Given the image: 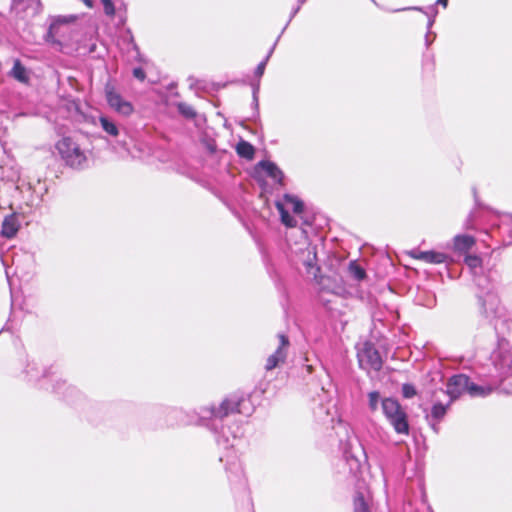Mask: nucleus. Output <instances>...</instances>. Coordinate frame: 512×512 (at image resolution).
Masks as SVG:
<instances>
[{
  "mask_svg": "<svg viewBox=\"0 0 512 512\" xmlns=\"http://www.w3.org/2000/svg\"><path fill=\"white\" fill-rule=\"evenodd\" d=\"M438 5H442L444 7L447 6L448 0H437L436 2Z\"/></svg>",
  "mask_w": 512,
  "mask_h": 512,
  "instance_id": "2f4dec72",
  "label": "nucleus"
},
{
  "mask_svg": "<svg viewBox=\"0 0 512 512\" xmlns=\"http://www.w3.org/2000/svg\"><path fill=\"white\" fill-rule=\"evenodd\" d=\"M303 207V202L290 194H285L282 199L276 202L281 222L287 227H295L297 225V220L290 215V211L295 215H300L303 212Z\"/></svg>",
  "mask_w": 512,
  "mask_h": 512,
  "instance_id": "7ed1b4c3",
  "label": "nucleus"
},
{
  "mask_svg": "<svg viewBox=\"0 0 512 512\" xmlns=\"http://www.w3.org/2000/svg\"><path fill=\"white\" fill-rule=\"evenodd\" d=\"M102 129L109 135L116 137L119 134V130L116 124L109 120L107 117H100L99 119Z\"/></svg>",
  "mask_w": 512,
  "mask_h": 512,
  "instance_id": "a211bd4d",
  "label": "nucleus"
},
{
  "mask_svg": "<svg viewBox=\"0 0 512 512\" xmlns=\"http://www.w3.org/2000/svg\"><path fill=\"white\" fill-rule=\"evenodd\" d=\"M357 357L360 367L366 371H379L382 367L379 352L369 342H365L362 348L358 350Z\"/></svg>",
  "mask_w": 512,
  "mask_h": 512,
  "instance_id": "423d86ee",
  "label": "nucleus"
},
{
  "mask_svg": "<svg viewBox=\"0 0 512 512\" xmlns=\"http://www.w3.org/2000/svg\"><path fill=\"white\" fill-rule=\"evenodd\" d=\"M76 20L75 16H58L53 19L47 32L46 40L61 44L70 37V24Z\"/></svg>",
  "mask_w": 512,
  "mask_h": 512,
  "instance_id": "39448f33",
  "label": "nucleus"
},
{
  "mask_svg": "<svg viewBox=\"0 0 512 512\" xmlns=\"http://www.w3.org/2000/svg\"><path fill=\"white\" fill-rule=\"evenodd\" d=\"M369 495H365L362 492H358L353 501V511L354 512H370L369 508Z\"/></svg>",
  "mask_w": 512,
  "mask_h": 512,
  "instance_id": "2eb2a0df",
  "label": "nucleus"
},
{
  "mask_svg": "<svg viewBox=\"0 0 512 512\" xmlns=\"http://www.w3.org/2000/svg\"><path fill=\"white\" fill-rule=\"evenodd\" d=\"M22 5L24 7H26V10L24 12H26L28 9H32L33 11H36L39 8L40 3L38 5H36L32 1H23Z\"/></svg>",
  "mask_w": 512,
  "mask_h": 512,
  "instance_id": "c756f323",
  "label": "nucleus"
},
{
  "mask_svg": "<svg viewBox=\"0 0 512 512\" xmlns=\"http://www.w3.org/2000/svg\"><path fill=\"white\" fill-rule=\"evenodd\" d=\"M471 396H483L486 395V391L483 387L478 386L474 383H471L469 381V387L467 388V391Z\"/></svg>",
  "mask_w": 512,
  "mask_h": 512,
  "instance_id": "b1692460",
  "label": "nucleus"
},
{
  "mask_svg": "<svg viewBox=\"0 0 512 512\" xmlns=\"http://www.w3.org/2000/svg\"><path fill=\"white\" fill-rule=\"evenodd\" d=\"M382 410L388 422L398 434L409 433L407 414L399 402L393 398H385L381 402Z\"/></svg>",
  "mask_w": 512,
  "mask_h": 512,
  "instance_id": "f03ea898",
  "label": "nucleus"
},
{
  "mask_svg": "<svg viewBox=\"0 0 512 512\" xmlns=\"http://www.w3.org/2000/svg\"><path fill=\"white\" fill-rule=\"evenodd\" d=\"M279 344L273 354H271L266 361L265 369L271 371L283 364L287 358L289 340L284 334L278 335Z\"/></svg>",
  "mask_w": 512,
  "mask_h": 512,
  "instance_id": "6e6552de",
  "label": "nucleus"
},
{
  "mask_svg": "<svg viewBox=\"0 0 512 512\" xmlns=\"http://www.w3.org/2000/svg\"><path fill=\"white\" fill-rule=\"evenodd\" d=\"M88 8H93L92 0H81Z\"/></svg>",
  "mask_w": 512,
  "mask_h": 512,
  "instance_id": "7c9ffc66",
  "label": "nucleus"
},
{
  "mask_svg": "<svg viewBox=\"0 0 512 512\" xmlns=\"http://www.w3.org/2000/svg\"><path fill=\"white\" fill-rule=\"evenodd\" d=\"M101 3L103 4L104 13L109 16L113 17L115 14V6L111 0H101Z\"/></svg>",
  "mask_w": 512,
  "mask_h": 512,
  "instance_id": "a878e982",
  "label": "nucleus"
},
{
  "mask_svg": "<svg viewBox=\"0 0 512 512\" xmlns=\"http://www.w3.org/2000/svg\"><path fill=\"white\" fill-rule=\"evenodd\" d=\"M469 387V378L466 375L459 374L451 377L447 383V394L451 401L457 399L461 394L467 391Z\"/></svg>",
  "mask_w": 512,
  "mask_h": 512,
  "instance_id": "1a4fd4ad",
  "label": "nucleus"
},
{
  "mask_svg": "<svg viewBox=\"0 0 512 512\" xmlns=\"http://www.w3.org/2000/svg\"><path fill=\"white\" fill-rule=\"evenodd\" d=\"M465 263L470 269L476 270L481 267L482 260L476 255H468L465 257Z\"/></svg>",
  "mask_w": 512,
  "mask_h": 512,
  "instance_id": "5701e85b",
  "label": "nucleus"
},
{
  "mask_svg": "<svg viewBox=\"0 0 512 512\" xmlns=\"http://www.w3.org/2000/svg\"><path fill=\"white\" fill-rule=\"evenodd\" d=\"M511 221H512V214H511Z\"/></svg>",
  "mask_w": 512,
  "mask_h": 512,
  "instance_id": "473e14b6",
  "label": "nucleus"
},
{
  "mask_svg": "<svg viewBox=\"0 0 512 512\" xmlns=\"http://www.w3.org/2000/svg\"><path fill=\"white\" fill-rule=\"evenodd\" d=\"M19 222L15 215H8L2 222L1 234L6 238L14 237L19 230Z\"/></svg>",
  "mask_w": 512,
  "mask_h": 512,
  "instance_id": "f8f14e48",
  "label": "nucleus"
},
{
  "mask_svg": "<svg viewBox=\"0 0 512 512\" xmlns=\"http://www.w3.org/2000/svg\"><path fill=\"white\" fill-rule=\"evenodd\" d=\"M446 410H447V406H444L441 403H436L432 407L431 417L437 421H440L446 414Z\"/></svg>",
  "mask_w": 512,
  "mask_h": 512,
  "instance_id": "aec40b11",
  "label": "nucleus"
},
{
  "mask_svg": "<svg viewBox=\"0 0 512 512\" xmlns=\"http://www.w3.org/2000/svg\"><path fill=\"white\" fill-rule=\"evenodd\" d=\"M227 469H232L235 472L241 471V465L238 462L237 457H234V459L231 463H227Z\"/></svg>",
  "mask_w": 512,
  "mask_h": 512,
  "instance_id": "cd10ccee",
  "label": "nucleus"
},
{
  "mask_svg": "<svg viewBox=\"0 0 512 512\" xmlns=\"http://www.w3.org/2000/svg\"><path fill=\"white\" fill-rule=\"evenodd\" d=\"M475 239L469 235H458L454 238V248L459 252H465L472 248Z\"/></svg>",
  "mask_w": 512,
  "mask_h": 512,
  "instance_id": "4468645a",
  "label": "nucleus"
},
{
  "mask_svg": "<svg viewBox=\"0 0 512 512\" xmlns=\"http://www.w3.org/2000/svg\"><path fill=\"white\" fill-rule=\"evenodd\" d=\"M11 75L13 78H15L17 81L21 83H28L29 81L28 71L18 59L14 61V65L11 70Z\"/></svg>",
  "mask_w": 512,
  "mask_h": 512,
  "instance_id": "dca6fc26",
  "label": "nucleus"
},
{
  "mask_svg": "<svg viewBox=\"0 0 512 512\" xmlns=\"http://www.w3.org/2000/svg\"><path fill=\"white\" fill-rule=\"evenodd\" d=\"M369 408L371 411H376L380 402V394L377 391H372L368 394Z\"/></svg>",
  "mask_w": 512,
  "mask_h": 512,
  "instance_id": "4be33fe9",
  "label": "nucleus"
},
{
  "mask_svg": "<svg viewBox=\"0 0 512 512\" xmlns=\"http://www.w3.org/2000/svg\"><path fill=\"white\" fill-rule=\"evenodd\" d=\"M302 240L299 243H296L294 246H291L292 253L296 256L297 260L302 263L309 273H312L311 270L315 269L318 271L316 266L317 262V252L316 247L312 245L307 238L304 236V232H301ZM315 275L316 273L313 272Z\"/></svg>",
  "mask_w": 512,
  "mask_h": 512,
  "instance_id": "20e7f679",
  "label": "nucleus"
},
{
  "mask_svg": "<svg viewBox=\"0 0 512 512\" xmlns=\"http://www.w3.org/2000/svg\"><path fill=\"white\" fill-rule=\"evenodd\" d=\"M56 149L67 165L73 168H84L88 158L80 145L70 137H63L56 143Z\"/></svg>",
  "mask_w": 512,
  "mask_h": 512,
  "instance_id": "f257e3e1",
  "label": "nucleus"
},
{
  "mask_svg": "<svg viewBox=\"0 0 512 512\" xmlns=\"http://www.w3.org/2000/svg\"><path fill=\"white\" fill-rule=\"evenodd\" d=\"M275 45L270 49L269 53L267 54L266 58L261 61L255 71L256 76L261 77L265 71L266 64L268 62V59L270 58L271 54L273 53Z\"/></svg>",
  "mask_w": 512,
  "mask_h": 512,
  "instance_id": "393cba45",
  "label": "nucleus"
},
{
  "mask_svg": "<svg viewBox=\"0 0 512 512\" xmlns=\"http://www.w3.org/2000/svg\"><path fill=\"white\" fill-rule=\"evenodd\" d=\"M133 75L135 78L143 81L146 77L145 72L142 68H135L133 69Z\"/></svg>",
  "mask_w": 512,
  "mask_h": 512,
  "instance_id": "c85d7f7f",
  "label": "nucleus"
},
{
  "mask_svg": "<svg viewBox=\"0 0 512 512\" xmlns=\"http://www.w3.org/2000/svg\"><path fill=\"white\" fill-rule=\"evenodd\" d=\"M348 271L350 275L357 281H361L366 277L365 270L355 261L349 264Z\"/></svg>",
  "mask_w": 512,
  "mask_h": 512,
  "instance_id": "6ab92c4d",
  "label": "nucleus"
},
{
  "mask_svg": "<svg viewBox=\"0 0 512 512\" xmlns=\"http://www.w3.org/2000/svg\"><path fill=\"white\" fill-rule=\"evenodd\" d=\"M177 107L180 114H182L186 118H194L196 115V112L194 111L193 107L186 103H179Z\"/></svg>",
  "mask_w": 512,
  "mask_h": 512,
  "instance_id": "412c9836",
  "label": "nucleus"
},
{
  "mask_svg": "<svg viewBox=\"0 0 512 512\" xmlns=\"http://www.w3.org/2000/svg\"><path fill=\"white\" fill-rule=\"evenodd\" d=\"M402 392L405 398H411L416 394L414 386L410 384H404L402 387Z\"/></svg>",
  "mask_w": 512,
  "mask_h": 512,
  "instance_id": "bb28decb",
  "label": "nucleus"
},
{
  "mask_svg": "<svg viewBox=\"0 0 512 512\" xmlns=\"http://www.w3.org/2000/svg\"><path fill=\"white\" fill-rule=\"evenodd\" d=\"M106 100L109 106L117 113L128 116L133 112V106L130 102L124 100L110 84L105 87Z\"/></svg>",
  "mask_w": 512,
  "mask_h": 512,
  "instance_id": "0eeeda50",
  "label": "nucleus"
},
{
  "mask_svg": "<svg viewBox=\"0 0 512 512\" xmlns=\"http://www.w3.org/2000/svg\"><path fill=\"white\" fill-rule=\"evenodd\" d=\"M412 257L415 259L424 261L430 264H441L445 263L448 260V256L444 253L436 252V251H420L415 250L411 253Z\"/></svg>",
  "mask_w": 512,
  "mask_h": 512,
  "instance_id": "9d476101",
  "label": "nucleus"
},
{
  "mask_svg": "<svg viewBox=\"0 0 512 512\" xmlns=\"http://www.w3.org/2000/svg\"><path fill=\"white\" fill-rule=\"evenodd\" d=\"M259 167L274 181L278 182L279 184L282 183L283 179V173L282 171L270 161H261L259 163Z\"/></svg>",
  "mask_w": 512,
  "mask_h": 512,
  "instance_id": "ddd939ff",
  "label": "nucleus"
},
{
  "mask_svg": "<svg viewBox=\"0 0 512 512\" xmlns=\"http://www.w3.org/2000/svg\"><path fill=\"white\" fill-rule=\"evenodd\" d=\"M237 153L246 159H252L255 153L254 147L246 141H240L236 146Z\"/></svg>",
  "mask_w": 512,
  "mask_h": 512,
  "instance_id": "f3484780",
  "label": "nucleus"
},
{
  "mask_svg": "<svg viewBox=\"0 0 512 512\" xmlns=\"http://www.w3.org/2000/svg\"><path fill=\"white\" fill-rule=\"evenodd\" d=\"M242 402H235L232 400H224L218 408H212L210 414L215 418H223L227 416L229 413L237 411L241 412L240 405Z\"/></svg>",
  "mask_w": 512,
  "mask_h": 512,
  "instance_id": "9b49d317",
  "label": "nucleus"
}]
</instances>
